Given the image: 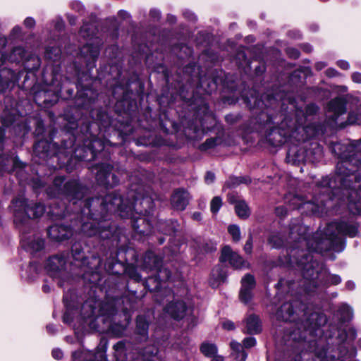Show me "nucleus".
<instances>
[{
    "label": "nucleus",
    "instance_id": "f257e3e1",
    "mask_svg": "<svg viewBox=\"0 0 361 361\" xmlns=\"http://www.w3.org/2000/svg\"><path fill=\"white\" fill-rule=\"evenodd\" d=\"M152 201L148 197H137L133 203H128V200L123 199L116 194H109L101 202L102 210L109 212H118L122 218L133 219V228L137 232L143 235H148L152 231V225L147 216Z\"/></svg>",
    "mask_w": 361,
    "mask_h": 361
},
{
    "label": "nucleus",
    "instance_id": "49530a36",
    "mask_svg": "<svg viewBox=\"0 0 361 361\" xmlns=\"http://www.w3.org/2000/svg\"><path fill=\"white\" fill-rule=\"evenodd\" d=\"M352 80L354 82L361 83V73L359 72H355L352 74Z\"/></svg>",
    "mask_w": 361,
    "mask_h": 361
},
{
    "label": "nucleus",
    "instance_id": "c85d7f7f",
    "mask_svg": "<svg viewBox=\"0 0 361 361\" xmlns=\"http://www.w3.org/2000/svg\"><path fill=\"white\" fill-rule=\"evenodd\" d=\"M231 347L237 352L236 358L239 359V361H245L247 355L244 350H240V343L236 341H232L231 343Z\"/></svg>",
    "mask_w": 361,
    "mask_h": 361
},
{
    "label": "nucleus",
    "instance_id": "a211bd4d",
    "mask_svg": "<svg viewBox=\"0 0 361 361\" xmlns=\"http://www.w3.org/2000/svg\"><path fill=\"white\" fill-rule=\"evenodd\" d=\"M66 264V259L61 256H54L50 257L47 262V269L50 272L61 271Z\"/></svg>",
    "mask_w": 361,
    "mask_h": 361
},
{
    "label": "nucleus",
    "instance_id": "c9c22d12",
    "mask_svg": "<svg viewBox=\"0 0 361 361\" xmlns=\"http://www.w3.org/2000/svg\"><path fill=\"white\" fill-rule=\"evenodd\" d=\"M240 300L245 303L248 302L252 298V290L241 288L240 291Z\"/></svg>",
    "mask_w": 361,
    "mask_h": 361
},
{
    "label": "nucleus",
    "instance_id": "052dcab7",
    "mask_svg": "<svg viewBox=\"0 0 361 361\" xmlns=\"http://www.w3.org/2000/svg\"><path fill=\"white\" fill-rule=\"evenodd\" d=\"M341 282V278L338 276H332V283L338 284Z\"/></svg>",
    "mask_w": 361,
    "mask_h": 361
},
{
    "label": "nucleus",
    "instance_id": "6e6552de",
    "mask_svg": "<svg viewBox=\"0 0 361 361\" xmlns=\"http://www.w3.org/2000/svg\"><path fill=\"white\" fill-rule=\"evenodd\" d=\"M324 200L315 197L314 201H305L303 197L296 195L291 200V204L296 208H304L306 212L313 214L319 213L323 211Z\"/></svg>",
    "mask_w": 361,
    "mask_h": 361
},
{
    "label": "nucleus",
    "instance_id": "f8f14e48",
    "mask_svg": "<svg viewBox=\"0 0 361 361\" xmlns=\"http://www.w3.org/2000/svg\"><path fill=\"white\" fill-rule=\"evenodd\" d=\"M73 361H106L105 352L102 349L97 350L94 353L90 351H75L73 353Z\"/></svg>",
    "mask_w": 361,
    "mask_h": 361
},
{
    "label": "nucleus",
    "instance_id": "473e14b6",
    "mask_svg": "<svg viewBox=\"0 0 361 361\" xmlns=\"http://www.w3.org/2000/svg\"><path fill=\"white\" fill-rule=\"evenodd\" d=\"M93 153L101 152L104 147V143L101 139H94L90 145Z\"/></svg>",
    "mask_w": 361,
    "mask_h": 361
},
{
    "label": "nucleus",
    "instance_id": "0eeeda50",
    "mask_svg": "<svg viewBox=\"0 0 361 361\" xmlns=\"http://www.w3.org/2000/svg\"><path fill=\"white\" fill-rule=\"evenodd\" d=\"M109 224L106 221H99L97 219L90 218L81 226L82 233L89 237L99 235L102 238H109L110 231Z\"/></svg>",
    "mask_w": 361,
    "mask_h": 361
},
{
    "label": "nucleus",
    "instance_id": "e2e57ef3",
    "mask_svg": "<svg viewBox=\"0 0 361 361\" xmlns=\"http://www.w3.org/2000/svg\"><path fill=\"white\" fill-rule=\"evenodd\" d=\"M130 276H131L132 278H133L135 281H140V280H141V276H140L139 274L136 273V272H135V273L132 274L130 275Z\"/></svg>",
    "mask_w": 361,
    "mask_h": 361
},
{
    "label": "nucleus",
    "instance_id": "79ce46f5",
    "mask_svg": "<svg viewBox=\"0 0 361 361\" xmlns=\"http://www.w3.org/2000/svg\"><path fill=\"white\" fill-rule=\"evenodd\" d=\"M243 347L250 348L255 345L256 340L253 337L245 338L243 341Z\"/></svg>",
    "mask_w": 361,
    "mask_h": 361
},
{
    "label": "nucleus",
    "instance_id": "c756f323",
    "mask_svg": "<svg viewBox=\"0 0 361 361\" xmlns=\"http://www.w3.org/2000/svg\"><path fill=\"white\" fill-rule=\"evenodd\" d=\"M228 231L230 235L232 236V239L234 242L240 241V228L237 225H231L228 228Z\"/></svg>",
    "mask_w": 361,
    "mask_h": 361
},
{
    "label": "nucleus",
    "instance_id": "7ed1b4c3",
    "mask_svg": "<svg viewBox=\"0 0 361 361\" xmlns=\"http://www.w3.org/2000/svg\"><path fill=\"white\" fill-rule=\"evenodd\" d=\"M355 148V143H336L333 147L335 153L341 158V161L336 165V180L344 188H353L354 190L357 188V186L353 185V181L355 183L360 181L357 175L355 174L358 163V160L354 157ZM357 188H360L361 185H358Z\"/></svg>",
    "mask_w": 361,
    "mask_h": 361
},
{
    "label": "nucleus",
    "instance_id": "c03bdc74",
    "mask_svg": "<svg viewBox=\"0 0 361 361\" xmlns=\"http://www.w3.org/2000/svg\"><path fill=\"white\" fill-rule=\"evenodd\" d=\"M245 252L248 254V255H250L252 253V235H250L249 236V238L248 240L246 241L245 245H244V247H243Z\"/></svg>",
    "mask_w": 361,
    "mask_h": 361
},
{
    "label": "nucleus",
    "instance_id": "a19ab883",
    "mask_svg": "<svg viewBox=\"0 0 361 361\" xmlns=\"http://www.w3.org/2000/svg\"><path fill=\"white\" fill-rule=\"evenodd\" d=\"M82 310L85 311V317H90L94 314V310L92 307V305L86 302L82 306Z\"/></svg>",
    "mask_w": 361,
    "mask_h": 361
},
{
    "label": "nucleus",
    "instance_id": "4d7b16f0",
    "mask_svg": "<svg viewBox=\"0 0 361 361\" xmlns=\"http://www.w3.org/2000/svg\"><path fill=\"white\" fill-rule=\"evenodd\" d=\"M337 73H338L337 71L335 69H334V68H329L326 71V74L329 77L336 76L337 75Z\"/></svg>",
    "mask_w": 361,
    "mask_h": 361
},
{
    "label": "nucleus",
    "instance_id": "e433bc0d",
    "mask_svg": "<svg viewBox=\"0 0 361 361\" xmlns=\"http://www.w3.org/2000/svg\"><path fill=\"white\" fill-rule=\"evenodd\" d=\"M72 255L75 260H82L84 257V252L79 245L73 246Z\"/></svg>",
    "mask_w": 361,
    "mask_h": 361
},
{
    "label": "nucleus",
    "instance_id": "774afa93",
    "mask_svg": "<svg viewBox=\"0 0 361 361\" xmlns=\"http://www.w3.org/2000/svg\"><path fill=\"white\" fill-rule=\"evenodd\" d=\"M212 361H223V358L221 357H215Z\"/></svg>",
    "mask_w": 361,
    "mask_h": 361
},
{
    "label": "nucleus",
    "instance_id": "09e8293b",
    "mask_svg": "<svg viewBox=\"0 0 361 361\" xmlns=\"http://www.w3.org/2000/svg\"><path fill=\"white\" fill-rule=\"evenodd\" d=\"M90 25L89 24H85L84 25L81 29H80V34L82 37H88L90 35L89 34H86V32H87L88 30H90Z\"/></svg>",
    "mask_w": 361,
    "mask_h": 361
},
{
    "label": "nucleus",
    "instance_id": "a878e982",
    "mask_svg": "<svg viewBox=\"0 0 361 361\" xmlns=\"http://www.w3.org/2000/svg\"><path fill=\"white\" fill-rule=\"evenodd\" d=\"M157 354V349L154 346H148L143 350L137 361H154L152 357Z\"/></svg>",
    "mask_w": 361,
    "mask_h": 361
},
{
    "label": "nucleus",
    "instance_id": "ddd939ff",
    "mask_svg": "<svg viewBox=\"0 0 361 361\" xmlns=\"http://www.w3.org/2000/svg\"><path fill=\"white\" fill-rule=\"evenodd\" d=\"M73 234L72 230L63 225L55 224L48 229L49 236L54 240L62 241L69 238Z\"/></svg>",
    "mask_w": 361,
    "mask_h": 361
},
{
    "label": "nucleus",
    "instance_id": "338daca9",
    "mask_svg": "<svg viewBox=\"0 0 361 361\" xmlns=\"http://www.w3.org/2000/svg\"><path fill=\"white\" fill-rule=\"evenodd\" d=\"M20 32V27H15L13 30H12V32L13 34H18Z\"/></svg>",
    "mask_w": 361,
    "mask_h": 361
},
{
    "label": "nucleus",
    "instance_id": "680f3d73",
    "mask_svg": "<svg viewBox=\"0 0 361 361\" xmlns=\"http://www.w3.org/2000/svg\"><path fill=\"white\" fill-rule=\"evenodd\" d=\"M192 219L197 221L201 220V213L200 212H195L192 214Z\"/></svg>",
    "mask_w": 361,
    "mask_h": 361
},
{
    "label": "nucleus",
    "instance_id": "37998d69",
    "mask_svg": "<svg viewBox=\"0 0 361 361\" xmlns=\"http://www.w3.org/2000/svg\"><path fill=\"white\" fill-rule=\"evenodd\" d=\"M125 345L123 342H118L114 345V349L115 350L116 354V356L121 355V354L124 353Z\"/></svg>",
    "mask_w": 361,
    "mask_h": 361
},
{
    "label": "nucleus",
    "instance_id": "9d476101",
    "mask_svg": "<svg viewBox=\"0 0 361 361\" xmlns=\"http://www.w3.org/2000/svg\"><path fill=\"white\" fill-rule=\"evenodd\" d=\"M8 59V58H6L3 54L0 53V66ZM18 80V74L11 69H0V92L5 91L11 85H13Z\"/></svg>",
    "mask_w": 361,
    "mask_h": 361
},
{
    "label": "nucleus",
    "instance_id": "f704fd0d",
    "mask_svg": "<svg viewBox=\"0 0 361 361\" xmlns=\"http://www.w3.org/2000/svg\"><path fill=\"white\" fill-rule=\"evenodd\" d=\"M283 126H284V124H283V123H281V126L280 127V128L273 130L271 131V133H270V135H273L274 138H275V135H276L277 134L281 135V136H283L284 137L292 136V133H291V130H289L288 131H285L284 129H283Z\"/></svg>",
    "mask_w": 361,
    "mask_h": 361
},
{
    "label": "nucleus",
    "instance_id": "69168bd1",
    "mask_svg": "<svg viewBox=\"0 0 361 361\" xmlns=\"http://www.w3.org/2000/svg\"><path fill=\"white\" fill-rule=\"evenodd\" d=\"M228 201L229 202L232 203V204H236V202H238L236 200H235V197L232 195H228Z\"/></svg>",
    "mask_w": 361,
    "mask_h": 361
},
{
    "label": "nucleus",
    "instance_id": "6e6d98bb",
    "mask_svg": "<svg viewBox=\"0 0 361 361\" xmlns=\"http://www.w3.org/2000/svg\"><path fill=\"white\" fill-rule=\"evenodd\" d=\"M337 64L343 70H348L350 67L348 62L345 61H338Z\"/></svg>",
    "mask_w": 361,
    "mask_h": 361
},
{
    "label": "nucleus",
    "instance_id": "ea45409f",
    "mask_svg": "<svg viewBox=\"0 0 361 361\" xmlns=\"http://www.w3.org/2000/svg\"><path fill=\"white\" fill-rule=\"evenodd\" d=\"M212 276L216 279L218 283L224 281L226 279L225 274L219 268L213 270Z\"/></svg>",
    "mask_w": 361,
    "mask_h": 361
},
{
    "label": "nucleus",
    "instance_id": "603ef678",
    "mask_svg": "<svg viewBox=\"0 0 361 361\" xmlns=\"http://www.w3.org/2000/svg\"><path fill=\"white\" fill-rule=\"evenodd\" d=\"M52 355L55 359L60 360L63 357V353L59 349H55L52 351Z\"/></svg>",
    "mask_w": 361,
    "mask_h": 361
},
{
    "label": "nucleus",
    "instance_id": "bf43d9fd",
    "mask_svg": "<svg viewBox=\"0 0 361 361\" xmlns=\"http://www.w3.org/2000/svg\"><path fill=\"white\" fill-rule=\"evenodd\" d=\"M322 187H329V188L333 187L331 185V182L328 178H325L323 180V181L322 183Z\"/></svg>",
    "mask_w": 361,
    "mask_h": 361
},
{
    "label": "nucleus",
    "instance_id": "4c0bfd02",
    "mask_svg": "<svg viewBox=\"0 0 361 361\" xmlns=\"http://www.w3.org/2000/svg\"><path fill=\"white\" fill-rule=\"evenodd\" d=\"M269 243L273 247L276 248L280 247L283 245V239L278 235H273L270 236Z\"/></svg>",
    "mask_w": 361,
    "mask_h": 361
},
{
    "label": "nucleus",
    "instance_id": "4468645a",
    "mask_svg": "<svg viewBox=\"0 0 361 361\" xmlns=\"http://www.w3.org/2000/svg\"><path fill=\"white\" fill-rule=\"evenodd\" d=\"M186 310V305L181 300L171 302L165 307L166 312L175 319H183L185 316Z\"/></svg>",
    "mask_w": 361,
    "mask_h": 361
},
{
    "label": "nucleus",
    "instance_id": "412c9836",
    "mask_svg": "<svg viewBox=\"0 0 361 361\" xmlns=\"http://www.w3.org/2000/svg\"><path fill=\"white\" fill-rule=\"evenodd\" d=\"M65 187L68 195L76 199H81L83 197L82 188L75 181L68 182Z\"/></svg>",
    "mask_w": 361,
    "mask_h": 361
},
{
    "label": "nucleus",
    "instance_id": "7c9ffc66",
    "mask_svg": "<svg viewBox=\"0 0 361 361\" xmlns=\"http://www.w3.org/2000/svg\"><path fill=\"white\" fill-rule=\"evenodd\" d=\"M255 282L254 277L250 274H247L242 279V287L248 290H252L255 287Z\"/></svg>",
    "mask_w": 361,
    "mask_h": 361
},
{
    "label": "nucleus",
    "instance_id": "5701e85b",
    "mask_svg": "<svg viewBox=\"0 0 361 361\" xmlns=\"http://www.w3.org/2000/svg\"><path fill=\"white\" fill-rule=\"evenodd\" d=\"M294 311L293 305L290 302L284 303L280 308L277 313L279 318L284 321H290L291 316L293 314Z\"/></svg>",
    "mask_w": 361,
    "mask_h": 361
},
{
    "label": "nucleus",
    "instance_id": "cd10ccee",
    "mask_svg": "<svg viewBox=\"0 0 361 361\" xmlns=\"http://www.w3.org/2000/svg\"><path fill=\"white\" fill-rule=\"evenodd\" d=\"M250 183V178L248 177H232L226 182V185L233 188L241 183L248 184Z\"/></svg>",
    "mask_w": 361,
    "mask_h": 361
},
{
    "label": "nucleus",
    "instance_id": "2eb2a0df",
    "mask_svg": "<svg viewBox=\"0 0 361 361\" xmlns=\"http://www.w3.org/2000/svg\"><path fill=\"white\" fill-rule=\"evenodd\" d=\"M190 195L187 191L178 190L171 197V204L175 209L182 211L188 205Z\"/></svg>",
    "mask_w": 361,
    "mask_h": 361
},
{
    "label": "nucleus",
    "instance_id": "8fccbe9b",
    "mask_svg": "<svg viewBox=\"0 0 361 361\" xmlns=\"http://www.w3.org/2000/svg\"><path fill=\"white\" fill-rule=\"evenodd\" d=\"M215 179V176H214V173H212V172H207L206 176H205V181L207 183H212L214 182Z\"/></svg>",
    "mask_w": 361,
    "mask_h": 361
},
{
    "label": "nucleus",
    "instance_id": "9b49d317",
    "mask_svg": "<svg viewBox=\"0 0 361 361\" xmlns=\"http://www.w3.org/2000/svg\"><path fill=\"white\" fill-rule=\"evenodd\" d=\"M220 260L222 262H228L235 269L247 267V263L243 257L237 252L233 251L228 245H226L222 248Z\"/></svg>",
    "mask_w": 361,
    "mask_h": 361
},
{
    "label": "nucleus",
    "instance_id": "423d86ee",
    "mask_svg": "<svg viewBox=\"0 0 361 361\" xmlns=\"http://www.w3.org/2000/svg\"><path fill=\"white\" fill-rule=\"evenodd\" d=\"M306 261L307 263L301 259L299 264L302 267V275L307 281L305 288L307 291H311V286L313 288L318 286L316 280L322 274V266L317 261H313L310 257H307Z\"/></svg>",
    "mask_w": 361,
    "mask_h": 361
},
{
    "label": "nucleus",
    "instance_id": "de8ad7c7",
    "mask_svg": "<svg viewBox=\"0 0 361 361\" xmlns=\"http://www.w3.org/2000/svg\"><path fill=\"white\" fill-rule=\"evenodd\" d=\"M215 145V140L212 139H209L205 141V142L202 145V148L207 149L212 147Z\"/></svg>",
    "mask_w": 361,
    "mask_h": 361
},
{
    "label": "nucleus",
    "instance_id": "0e129e2a",
    "mask_svg": "<svg viewBox=\"0 0 361 361\" xmlns=\"http://www.w3.org/2000/svg\"><path fill=\"white\" fill-rule=\"evenodd\" d=\"M302 49H304L305 51L307 53L311 52L312 50V47L309 44L303 45Z\"/></svg>",
    "mask_w": 361,
    "mask_h": 361
},
{
    "label": "nucleus",
    "instance_id": "aec40b11",
    "mask_svg": "<svg viewBox=\"0 0 361 361\" xmlns=\"http://www.w3.org/2000/svg\"><path fill=\"white\" fill-rule=\"evenodd\" d=\"M149 324L143 316H139L136 319V333L140 336L141 340H146L147 338Z\"/></svg>",
    "mask_w": 361,
    "mask_h": 361
},
{
    "label": "nucleus",
    "instance_id": "6ab92c4d",
    "mask_svg": "<svg viewBox=\"0 0 361 361\" xmlns=\"http://www.w3.org/2000/svg\"><path fill=\"white\" fill-rule=\"evenodd\" d=\"M329 111L334 113L335 116H338L346 111L345 101L341 98H336L331 100L328 105Z\"/></svg>",
    "mask_w": 361,
    "mask_h": 361
},
{
    "label": "nucleus",
    "instance_id": "58836bf2",
    "mask_svg": "<svg viewBox=\"0 0 361 361\" xmlns=\"http://www.w3.org/2000/svg\"><path fill=\"white\" fill-rule=\"evenodd\" d=\"M44 242L42 239L37 238L30 243L31 248L35 251H39L44 247Z\"/></svg>",
    "mask_w": 361,
    "mask_h": 361
},
{
    "label": "nucleus",
    "instance_id": "dca6fc26",
    "mask_svg": "<svg viewBox=\"0 0 361 361\" xmlns=\"http://www.w3.org/2000/svg\"><path fill=\"white\" fill-rule=\"evenodd\" d=\"M99 49L98 46H93L89 44L83 46L80 50V54L87 63L94 61L99 55Z\"/></svg>",
    "mask_w": 361,
    "mask_h": 361
},
{
    "label": "nucleus",
    "instance_id": "864d4df0",
    "mask_svg": "<svg viewBox=\"0 0 361 361\" xmlns=\"http://www.w3.org/2000/svg\"><path fill=\"white\" fill-rule=\"evenodd\" d=\"M24 24L26 27L31 28V27H34L35 22L33 18H27L24 21Z\"/></svg>",
    "mask_w": 361,
    "mask_h": 361
},
{
    "label": "nucleus",
    "instance_id": "1a4fd4ad",
    "mask_svg": "<svg viewBox=\"0 0 361 361\" xmlns=\"http://www.w3.org/2000/svg\"><path fill=\"white\" fill-rule=\"evenodd\" d=\"M97 170L96 178L97 181L104 185L113 187L118 184V179L111 172L112 167L109 164H101L94 168Z\"/></svg>",
    "mask_w": 361,
    "mask_h": 361
},
{
    "label": "nucleus",
    "instance_id": "20e7f679",
    "mask_svg": "<svg viewBox=\"0 0 361 361\" xmlns=\"http://www.w3.org/2000/svg\"><path fill=\"white\" fill-rule=\"evenodd\" d=\"M161 260L152 252L147 253L143 259V269L145 271L156 270L158 274L154 277H149L146 281V286L150 290H159L161 281H165L171 278V271L166 268H162Z\"/></svg>",
    "mask_w": 361,
    "mask_h": 361
},
{
    "label": "nucleus",
    "instance_id": "72a5a7b5",
    "mask_svg": "<svg viewBox=\"0 0 361 361\" xmlns=\"http://www.w3.org/2000/svg\"><path fill=\"white\" fill-rule=\"evenodd\" d=\"M359 116L357 115L354 111H350L348 115V122L350 124H353L357 123L361 124V104L360 105V108L358 109Z\"/></svg>",
    "mask_w": 361,
    "mask_h": 361
},
{
    "label": "nucleus",
    "instance_id": "393cba45",
    "mask_svg": "<svg viewBox=\"0 0 361 361\" xmlns=\"http://www.w3.org/2000/svg\"><path fill=\"white\" fill-rule=\"evenodd\" d=\"M25 58V51L21 47H15L11 52L8 59L11 62L19 63Z\"/></svg>",
    "mask_w": 361,
    "mask_h": 361
},
{
    "label": "nucleus",
    "instance_id": "4be33fe9",
    "mask_svg": "<svg viewBox=\"0 0 361 361\" xmlns=\"http://www.w3.org/2000/svg\"><path fill=\"white\" fill-rule=\"evenodd\" d=\"M357 192L356 190H353L350 193L348 208L353 214H361V200H353V197H357Z\"/></svg>",
    "mask_w": 361,
    "mask_h": 361
},
{
    "label": "nucleus",
    "instance_id": "a18cd8bd",
    "mask_svg": "<svg viewBox=\"0 0 361 361\" xmlns=\"http://www.w3.org/2000/svg\"><path fill=\"white\" fill-rule=\"evenodd\" d=\"M286 53L290 57L293 59H298L300 56L299 51L294 48H287Z\"/></svg>",
    "mask_w": 361,
    "mask_h": 361
},
{
    "label": "nucleus",
    "instance_id": "39448f33",
    "mask_svg": "<svg viewBox=\"0 0 361 361\" xmlns=\"http://www.w3.org/2000/svg\"><path fill=\"white\" fill-rule=\"evenodd\" d=\"M12 207L14 210L15 222L20 220L21 218L25 220V216L29 219L40 217L44 212V207L42 204H34L28 205L27 200L19 199L13 200Z\"/></svg>",
    "mask_w": 361,
    "mask_h": 361
},
{
    "label": "nucleus",
    "instance_id": "13d9d810",
    "mask_svg": "<svg viewBox=\"0 0 361 361\" xmlns=\"http://www.w3.org/2000/svg\"><path fill=\"white\" fill-rule=\"evenodd\" d=\"M326 66V63H324V62H317L315 63V68L317 70V71H320L322 69H323L324 68H325Z\"/></svg>",
    "mask_w": 361,
    "mask_h": 361
},
{
    "label": "nucleus",
    "instance_id": "b1692460",
    "mask_svg": "<svg viewBox=\"0 0 361 361\" xmlns=\"http://www.w3.org/2000/svg\"><path fill=\"white\" fill-rule=\"evenodd\" d=\"M235 210L241 219H247L250 214L249 207L244 200H238L235 205Z\"/></svg>",
    "mask_w": 361,
    "mask_h": 361
},
{
    "label": "nucleus",
    "instance_id": "3c124183",
    "mask_svg": "<svg viewBox=\"0 0 361 361\" xmlns=\"http://www.w3.org/2000/svg\"><path fill=\"white\" fill-rule=\"evenodd\" d=\"M287 213V210L283 207H279L276 209V214L278 216H285Z\"/></svg>",
    "mask_w": 361,
    "mask_h": 361
},
{
    "label": "nucleus",
    "instance_id": "2f4dec72",
    "mask_svg": "<svg viewBox=\"0 0 361 361\" xmlns=\"http://www.w3.org/2000/svg\"><path fill=\"white\" fill-rule=\"evenodd\" d=\"M222 206V199L219 197H214L210 202V209L213 214H216Z\"/></svg>",
    "mask_w": 361,
    "mask_h": 361
},
{
    "label": "nucleus",
    "instance_id": "bb28decb",
    "mask_svg": "<svg viewBox=\"0 0 361 361\" xmlns=\"http://www.w3.org/2000/svg\"><path fill=\"white\" fill-rule=\"evenodd\" d=\"M200 351L205 356L212 357L216 353L217 349L214 344L204 343L200 346Z\"/></svg>",
    "mask_w": 361,
    "mask_h": 361
},
{
    "label": "nucleus",
    "instance_id": "f3484780",
    "mask_svg": "<svg viewBox=\"0 0 361 361\" xmlns=\"http://www.w3.org/2000/svg\"><path fill=\"white\" fill-rule=\"evenodd\" d=\"M245 332L249 334H258L262 330L259 319L257 316L252 314L247 317Z\"/></svg>",
    "mask_w": 361,
    "mask_h": 361
},
{
    "label": "nucleus",
    "instance_id": "f03ea898",
    "mask_svg": "<svg viewBox=\"0 0 361 361\" xmlns=\"http://www.w3.org/2000/svg\"><path fill=\"white\" fill-rule=\"evenodd\" d=\"M307 228L302 225H297L290 228L291 238L296 240L300 247L306 246L310 250L322 252L330 250L339 235L355 237L357 234V227L345 222H332L324 228L325 238H320V234L306 236Z\"/></svg>",
    "mask_w": 361,
    "mask_h": 361
},
{
    "label": "nucleus",
    "instance_id": "5fc2aeb1",
    "mask_svg": "<svg viewBox=\"0 0 361 361\" xmlns=\"http://www.w3.org/2000/svg\"><path fill=\"white\" fill-rule=\"evenodd\" d=\"M224 329L226 330H233L234 329V324L231 321H226L223 323Z\"/></svg>",
    "mask_w": 361,
    "mask_h": 361
}]
</instances>
